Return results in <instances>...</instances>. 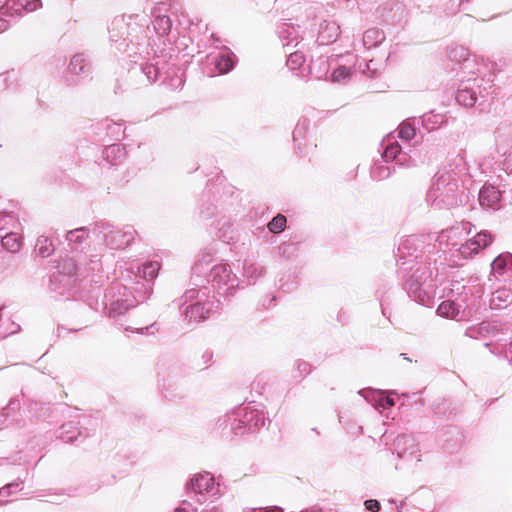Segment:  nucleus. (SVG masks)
Returning a JSON list of instances; mask_svg holds the SVG:
<instances>
[{"label":"nucleus","mask_w":512,"mask_h":512,"mask_svg":"<svg viewBox=\"0 0 512 512\" xmlns=\"http://www.w3.org/2000/svg\"><path fill=\"white\" fill-rule=\"evenodd\" d=\"M420 237L411 235L405 238L398 247L397 265L403 278V287L408 296L415 302L430 306L433 301V280L438 269L432 267L430 262L418 261L420 251Z\"/></svg>","instance_id":"obj_1"},{"label":"nucleus","mask_w":512,"mask_h":512,"mask_svg":"<svg viewBox=\"0 0 512 512\" xmlns=\"http://www.w3.org/2000/svg\"><path fill=\"white\" fill-rule=\"evenodd\" d=\"M467 176L465 159L457 155L448 166L435 174L426 195L427 203L435 209H450L458 205L462 201L460 187Z\"/></svg>","instance_id":"obj_2"},{"label":"nucleus","mask_w":512,"mask_h":512,"mask_svg":"<svg viewBox=\"0 0 512 512\" xmlns=\"http://www.w3.org/2000/svg\"><path fill=\"white\" fill-rule=\"evenodd\" d=\"M192 280L202 285H205V282L211 284L218 294L227 297L232 296L239 286L238 277L232 272L229 264L219 263L210 267L205 259L199 260L192 267Z\"/></svg>","instance_id":"obj_3"},{"label":"nucleus","mask_w":512,"mask_h":512,"mask_svg":"<svg viewBox=\"0 0 512 512\" xmlns=\"http://www.w3.org/2000/svg\"><path fill=\"white\" fill-rule=\"evenodd\" d=\"M443 296L447 297L437 308L438 315L456 321H468L476 312L475 301L471 288L459 282H451L444 288Z\"/></svg>","instance_id":"obj_4"},{"label":"nucleus","mask_w":512,"mask_h":512,"mask_svg":"<svg viewBox=\"0 0 512 512\" xmlns=\"http://www.w3.org/2000/svg\"><path fill=\"white\" fill-rule=\"evenodd\" d=\"M138 71L146 77L149 84L159 81L173 90L181 88L184 84L183 72L177 66V57L172 54L154 56L150 62L132 69L134 74Z\"/></svg>","instance_id":"obj_5"},{"label":"nucleus","mask_w":512,"mask_h":512,"mask_svg":"<svg viewBox=\"0 0 512 512\" xmlns=\"http://www.w3.org/2000/svg\"><path fill=\"white\" fill-rule=\"evenodd\" d=\"M109 39L119 51H127L132 45L142 53L150 45L146 27L137 23L132 16L114 18L109 26Z\"/></svg>","instance_id":"obj_6"},{"label":"nucleus","mask_w":512,"mask_h":512,"mask_svg":"<svg viewBox=\"0 0 512 512\" xmlns=\"http://www.w3.org/2000/svg\"><path fill=\"white\" fill-rule=\"evenodd\" d=\"M138 284L141 285L140 289L116 282L106 290L104 299L109 317H118L148 298V287L142 282Z\"/></svg>","instance_id":"obj_7"},{"label":"nucleus","mask_w":512,"mask_h":512,"mask_svg":"<svg viewBox=\"0 0 512 512\" xmlns=\"http://www.w3.org/2000/svg\"><path fill=\"white\" fill-rule=\"evenodd\" d=\"M185 291L183 296L177 300L179 306L187 305L183 311L185 319L190 322H201L209 318L216 309V302L210 298V290L206 285L199 282Z\"/></svg>","instance_id":"obj_8"},{"label":"nucleus","mask_w":512,"mask_h":512,"mask_svg":"<svg viewBox=\"0 0 512 512\" xmlns=\"http://www.w3.org/2000/svg\"><path fill=\"white\" fill-rule=\"evenodd\" d=\"M92 234L97 239L102 240L108 248L118 250L129 246L137 232L131 226L118 228L108 222L101 221L94 224Z\"/></svg>","instance_id":"obj_9"},{"label":"nucleus","mask_w":512,"mask_h":512,"mask_svg":"<svg viewBox=\"0 0 512 512\" xmlns=\"http://www.w3.org/2000/svg\"><path fill=\"white\" fill-rule=\"evenodd\" d=\"M494 239V236L487 230L480 231L475 234L473 238H466L459 243L454 250L453 256H460L462 259H469L479 251L489 246Z\"/></svg>","instance_id":"obj_10"},{"label":"nucleus","mask_w":512,"mask_h":512,"mask_svg":"<svg viewBox=\"0 0 512 512\" xmlns=\"http://www.w3.org/2000/svg\"><path fill=\"white\" fill-rule=\"evenodd\" d=\"M187 493L190 501L203 504L207 500V494L213 493L214 478L210 473L194 475L187 483Z\"/></svg>","instance_id":"obj_11"},{"label":"nucleus","mask_w":512,"mask_h":512,"mask_svg":"<svg viewBox=\"0 0 512 512\" xmlns=\"http://www.w3.org/2000/svg\"><path fill=\"white\" fill-rule=\"evenodd\" d=\"M235 420L246 426L247 433H253L265 426L267 418L263 409L247 404L236 408Z\"/></svg>","instance_id":"obj_12"},{"label":"nucleus","mask_w":512,"mask_h":512,"mask_svg":"<svg viewBox=\"0 0 512 512\" xmlns=\"http://www.w3.org/2000/svg\"><path fill=\"white\" fill-rule=\"evenodd\" d=\"M474 225L468 221H462L450 228L442 230L437 240L442 245L445 244L450 247V251L454 250L455 247L465 240L468 235L472 232Z\"/></svg>","instance_id":"obj_13"},{"label":"nucleus","mask_w":512,"mask_h":512,"mask_svg":"<svg viewBox=\"0 0 512 512\" xmlns=\"http://www.w3.org/2000/svg\"><path fill=\"white\" fill-rule=\"evenodd\" d=\"M160 269V264L157 261L146 262L143 265H139L138 263H131L130 272L134 274L135 280L131 281V284L134 288H141L139 282L144 283L148 287V295L151 292L150 282L157 276L158 271Z\"/></svg>","instance_id":"obj_14"},{"label":"nucleus","mask_w":512,"mask_h":512,"mask_svg":"<svg viewBox=\"0 0 512 512\" xmlns=\"http://www.w3.org/2000/svg\"><path fill=\"white\" fill-rule=\"evenodd\" d=\"M381 148L383 149L382 158L386 163L394 161L395 165L401 167L409 166L411 157L402 151L401 146L393 136H387L383 139Z\"/></svg>","instance_id":"obj_15"},{"label":"nucleus","mask_w":512,"mask_h":512,"mask_svg":"<svg viewBox=\"0 0 512 512\" xmlns=\"http://www.w3.org/2000/svg\"><path fill=\"white\" fill-rule=\"evenodd\" d=\"M236 408L218 418L215 429L224 436H238L247 433V428L242 422L236 421Z\"/></svg>","instance_id":"obj_16"},{"label":"nucleus","mask_w":512,"mask_h":512,"mask_svg":"<svg viewBox=\"0 0 512 512\" xmlns=\"http://www.w3.org/2000/svg\"><path fill=\"white\" fill-rule=\"evenodd\" d=\"M41 7V0H7L1 7V13L7 16H21L23 12H33Z\"/></svg>","instance_id":"obj_17"},{"label":"nucleus","mask_w":512,"mask_h":512,"mask_svg":"<svg viewBox=\"0 0 512 512\" xmlns=\"http://www.w3.org/2000/svg\"><path fill=\"white\" fill-rule=\"evenodd\" d=\"M302 30L300 26L290 23H282L278 26L279 39L284 47H297L302 40Z\"/></svg>","instance_id":"obj_18"},{"label":"nucleus","mask_w":512,"mask_h":512,"mask_svg":"<svg viewBox=\"0 0 512 512\" xmlns=\"http://www.w3.org/2000/svg\"><path fill=\"white\" fill-rule=\"evenodd\" d=\"M506 194V191L501 192L496 187L487 185L479 191V203L484 208L497 210L500 207V201L505 198Z\"/></svg>","instance_id":"obj_19"},{"label":"nucleus","mask_w":512,"mask_h":512,"mask_svg":"<svg viewBox=\"0 0 512 512\" xmlns=\"http://www.w3.org/2000/svg\"><path fill=\"white\" fill-rule=\"evenodd\" d=\"M499 331V325L496 323L482 322L468 327L465 330V336L473 339H485L487 337H495Z\"/></svg>","instance_id":"obj_20"},{"label":"nucleus","mask_w":512,"mask_h":512,"mask_svg":"<svg viewBox=\"0 0 512 512\" xmlns=\"http://www.w3.org/2000/svg\"><path fill=\"white\" fill-rule=\"evenodd\" d=\"M378 13L386 22L400 23L405 16V8L398 2H388L378 9Z\"/></svg>","instance_id":"obj_21"},{"label":"nucleus","mask_w":512,"mask_h":512,"mask_svg":"<svg viewBox=\"0 0 512 512\" xmlns=\"http://www.w3.org/2000/svg\"><path fill=\"white\" fill-rule=\"evenodd\" d=\"M340 35V26L335 21L324 20L318 31L317 41L321 45L334 43Z\"/></svg>","instance_id":"obj_22"},{"label":"nucleus","mask_w":512,"mask_h":512,"mask_svg":"<svg viewBox=\"0 0 512 512\" xmlns=\"http://www.w3.org/2000/svg\"><path fill=\"white\" fill-rule=\"evenodd\" d=\"M68 72L73 76L87 78L91 72V65L87 57L82 53L75 54L70 60Z\"/></svg>","instance_id":"obj_23"},{"label":"nucleus","mask_w":512,"mask_h":512,"mask_svg":"<svg viewBox=\"0 0 512 512\" xmlns=\"http://www.w3.org/2000/svg\"><path fill=\"white\" fill-rule=\"evenodd\" d=\"M213 61L217 71L226 74L234 68L236 56L229 48L223 47Z\"/></svg>","instance_id":"obj_24"},{"label":"nucleus","mask_w":512,"mask_h":512,"mask_svg":"<svg viewBox=\"0 0 512 512\" xmlns=\"http://www.w3.org/2000/svg\"><path fill=\"white\" fill-rule=\"evenodd\" d=\"M492 273L496 276L512 275V254L502 253L491 263Z\"/></svg>","instance_id":"obj_25"},{"label":"nucleus","mask_w":512,"mask_h":512,"mask_svg":"<svg viewBox=\"0 0 512 512\" xmlns=\"http://www.w3.org/2000/svg\"><path fill=\"white\" fill-rule=\"evenodd\" d=\"M310 116H314V111H310L309 114L301 116L294 128L292 137L293 142L297 145L298 149H301L302 140L305 139L309 131Z\"/></svg>","instance_id":"obj_26"},{"label":"nucleus","mask_w":512,"mask_h":512,"mask_svg":"<svg viewBox=\"0 0 512 512\" xmlns=\"http://www.w3.org/2000/svg\"><path fill=\"white\" fill-rule=\"evenodd\" d=\"M512 303V291L508 288H499L494 291L490 298L491 309H503Z\"/></svg>","instance_id":"obj_27"},{"label":"nucleus","mask_w":512,"mask_h":512,"mask_svg":"<svg viewBox=\"0 0 512 512\" xmlns=\"http://www.w3.org/2000/svg\"><path fill=\"white\" fill-rule=\"evenodd\" d=\"M330 69V60L325 56H320L312 60L309 64V73L315 79L325 78Z\"/></svg>","instance_id":"obj_28"},{"label":"nucleus","mask_w":512,"mask_h":512,"mask_svg":"<svg viewBox=\"0 0 512 512\" xmlns=\"http://www.w3.org/2000/svg\"><path fill=\"white\" fill-rule=\"evenodd\" d=\"M478 100V96L473 87L463 85L456 93V101L465 107H472Z\"/></svg>","instance_id":"obj_29"},{"label":"nucleus","mask_w":512,"mask_h":512,"mask_svg":"<svg viewBox=\"0 0 512 512\" xmlns=\"http://www.w3.org/2000/svg\"><path fill=\"white\" fill-rule=\"evenodd\" d=\"M125 149L120 144L107 146L103 151L104 159L111 165H117L125 159Z\"/></svg>","instance_id":"obj_30"},{"label":"nucleus","mask_w":512,"mask_h":512,"mask_svg":"<svg viewBox=\"0 0 512 512\" xmlns=\"http://www.w3.org/2000/svg\"><path fill=\"white\" fill-rule=\"evenodd\" d=\"M385 33L379 28L367 29L363 34V45L367 49L377 47L385 40Z\"/></svg>","instance_id":"obj_31"},{"label":"nucleus","mask_w":512,"mask_h":512,"mask_svg":"<svg viewBox=\"0 0 512 512\" xmlns=\"http://www.w3.org/2000/svg\"><path fill=\"white\" fill-rule=\"evenodd\" d=\"M265 273L262 265L254 262H244L243 275L247 278L249 283H255Z\"/></svg>","instance_id":"obj_32"},{"label":"nucleus","mask_w":512,"mask_h":512,"mask_svg":"<svg viewBox=\"0 0 512 512\" xmlns=\"http://www.w3.org/2000/svg\"><path fill=\"white\" fill-rule=\"evenodd\" d=\"M1 237L2 246L11 253H16L22 246V237L15 232H8Z\"/></svg>","instance_id":"obj_33"},{"label":"nucleus","mask_w":512,"mask_h":512,"mask_svg":"<svg viewBox=\"0 0 512 512\" xmlns=\"http://www.w3.org/2000/svg\"><path fill=\"white\" fill-rule=\"evenodd\" d=\"M448 56L451 60L457 61V62H464V68L468 69L470 64L474 62V60H471L469 58V52L468 50L463 46H454L451 47Z\"/></svg>","instance_id":"obj_34"},{"label":"nucleus","mask_w":512,"mask_h":512,"mask_svg":"<svg viewBox=\"0 0 512 512\" xmlns=\"http://www.w3.org/2000/svg\"><path fill=\"white\" fill-rule=\"evenodd\" d=\"M394 171L395 166L375 163L371 168L370 174L373 179L380 181L388 178Z\"/></svg>","instance_id":"obj_35"},{"label":"nucleus","mask_w":512,"mask_h":512,"mask_svg":"<svg viewBox=\"0 0 512 512\" xmlns=\"http://www.w3.org/2000/svg\"><path fill=\"white\" fill-rule=\"evenodd\" d=\"M80 434V431L73 423L63 424L58 431V437L64 442H73Z\"/></svg>","instance_id":"obj_36"},{"label":"nucleus","mask_w":512,"mask_h":512,"mask_svg":"<svg viewBox=\"0 0 512 512\" xmlns=\"http://www.w3.org/2000/svg\"><path fill=\"white\" fill-rule=\"evenodd\" d=\"M153 28L160 36L167 35L171 29V20L166 15H158L152 22Z\"/></svg>","instance_id":"obj_37"},{"label":"nucleus","mask_w":512,"mask_h":512,"mask_svg":"<svg viewBox=\"0 0 512 512\" xmlns=\"http://www.w3.org/2000/svg\"><path fill=\"white\" fill-rule=\"evenodd\" d=\"M73 270L76 275H86L89 273L99 272L101 270L100 259L97 258V256H93L89 263L85 264L83 269L80 265H74Z\"/></svg>","instance_id":"obj_38"},{"label":"nucleus","mask_w":512,"mask_h":512,"mask_svg":"<svg viewBox=\"0 0 512 512\" xmlns=\"http://www.w3.org/2000/svg\"><path fill=\"white\" fill-rule=\"evenodd\" d=\"M371 400L375 402V406L377 409H388L394 406V399L387 397L381 391H370Z\"/></svg>","instance_id":"obj_39"},{"label":"nucleus","mask_w":512,"mask_h":512,"mask_svg":"<svg viewBox=\"0 0 512 512\" xmlns=\"http://www.w3.org/2000/svg\"><path fill=\"white\" fill-rule=\"evenodd\" d=\"M39 255L42 257H48L54 251V246L52 241L44 235H41L37 238L35 245Z\"/></svg>","instance_id":"obj_40"},{"label":"nucleus","mask_w":512,"mask_h":512,"mask_svg":"<svg viewBox=\"0 0 512 512\" xmlns=\"http://www.w3.org/2000/svg\"><path fill=\"white\" fill-rule=\"evenodd\" d=\"M416 135V128L414 123L407 120L402 122L398 128V137L402 140L408 141Z\"/></svg>","instance_id":"obj_41"},{"label":"nucleus","mask_w":512,"mask_h":512,"mask_svg":"<svg viewBox=\"0 0 512 512\" xmlns=\"http://www.w3.org/2000/svg\"><path fill=\"white\" fill-rule=\"evenodd\" d=\"M305 62V56L302 51L296 50L294 52H289L287 58V66L291 70L299 69Z\"/></svg>","instance_id":"obj_42"},{"label":"nucleus","mask_w":512,"mask_h":512,"mask_svg":"<svg viewBox=\"0 0 512 512\" xmlns=\"http://www.w3.org/2000/svg\"><path fill=\"white\" fill-rule=\"evenodd\" d=\"M88 236V231L85 227L76 228L66 233V240L73 243H82Z\"/></svg>","instance_id":"obj_43"},{"label":"nucleus","mask_w":512,"mask_h":512,"mask_svg":"<svg viewBox=\"0 0 512 512\" xmlns=\"http://www.w3.org/2000/svg\"><path fill=\"white\" fill-rule=\"evenodd\" d=\"M351 76V68L346 67L345 65H340L338 68L334 69L331 74V79L335 83H342L349 79Z\"/></svg>","instance_id":"obj_44"},{"label":"nucleus","mask_w":512,"mask_h":512,"mask_svg":"<svg viewBox=\"0 0 512 512\" xmlns=\"http://www.w3.org/2000/svg\"><path fill=\"white\" fill-rule=\"evenodd\" d=\"M286 222V217L282 214H278L268 223V229L272 233H280L285 229Z\"/></svg>","instance_id":"obj_45"},{"label":"nucleus","mask_w":512,"mask_h":512,"mask_svg":"<svg viewBox=\"0 0 512 512\" xmlns=\"http://www.w3.org/2000/svg\"><path fill=\"white\" fill-rule=\"evenodd\" d=\"M295 368L297 372L295 378H298L299 380L303 379L311 373V365L304 360H297L295 362Z\"/></svg>","instance_id":"obj_46"},{"label":"nucleus","mask_w":512,"mask_h":512,"mask_svg":"<svg viewBox=\"0 0 512 512\" xmlns=\"http://www.w3.org/2000/svg\"><path fill=\"white\" fill-rule=\"evenodd\" d=\"M438 118V116L433 114H425L422 116V124L425 126L427 130H433L440 123Z\"/></svg>","instance_id":"obj_47"},{"label":"nucleus","mask_w":512,"mask_h":512,"mask_svg":"<svg viewBox=\"0 0 512 512\" xmlns=\"http://www.w3.org/2000/svg\"><path fill=\"white\" fill-rule=\"evenodd\" d=\"M16 221L10 213H0V230L8 229L15 225Z\"/></svg>","instance_id":"obj_48"},{"label":"nucleus","mask_w":512,"mask_h":512,"mask_svg":"<svg viewBox=\"0 0 512 512\" xmlns=\"http://www.w3.org/2000/svg\"><path fill=\"white\" fill-rule=\"evenodd\" d=\"M107 130L116 139H120V137L124 134V130L122 129V124L112 122V121L107 124Z\"/></svg>","instance_id":"obj_49"},{"label":"nucleus","mask_w":512,"mask_h":512,"mask_svg":"<svg viewBox=\"0 0 512 512\" xmlns=\"http://www.w3.org/2000/svg\"><path fill=\"white\" fill-rule=\"evenodd\" d=\"M359 69L363 74L369 77L377 76L378 69L375 67L374 61L370 60L369 62L364 64V68H362V64H359Z\"/></svg>","instance_id":"obj_50"},{"label":"nucleus","mask_w":512,"mask_h":512,"mask_svg":"<svg viewBox=\"0 0 512 512\" xmlns=\"http://www.w3.org/2000/svg\"><path fill=\"white\" fill-rule=\"evenodd\" d=\"M296 251V246L293 243H282L279 246V253L284 257H291Z\"/></svg>","instance_id":"obj_51"},{"label":"nucleus","mask_w":512,"mask_h":512,"mask_svg":"<svg viewBox=\"0 0 512 512\" xmlns=\"http://www.w3.org/2000/svg\"><path fill=\"white\" fill-rule=\"evenodd\" d=\"M21 490L22 489V482H12L0 489V495L7 496L12 493V490Z\"/></svg>","instance_id":"obj_52"},{"label":"nucleus","mask_w":512,"mask_h":512,"mask_svg":"<svg viewBox=\"0 0 512 512\" xmlns=\"http://www.w3.org/2000/svg\"><path fill=\"white\" fill-rule=\"evenodd\" d=\"M198 508L193 505V502L189 499L183 502V506L177 508L174 512H197Z\"/></svg>","instance_id":"obj_53"},{"label":"nucleus","mask_w":512,"mask_h":512,"mask_svg":"<svg viewBox=\"0 0 512 512\" xmlns=\"http://www.w3.org/2000/svg\"><path fill=\"white\" fill-rule=\"evenodd\" d=\"M365 507L372 512H378L381 508V505L377 500L370 499L365 501Z\"/></svg>","instance_id":"obj_54"},{"label":"nucleus","mask_w":512,"mask_h":512,"mask_svg":"<svg viewBox=\"0 0 512 512\" xmlns=\"http://www.w3.org/2000/svg\"><path fill=\"white\" fill-rule=\"evenodd\" d=\"M19 330H20V325L12 322L11 327L9 329H6V330L0 332V336L6 337L10 334H14V333L18 332Z\"/></svg>","instance_id":"obj_55"},{"label":"nucleus","mask_w":512,"mask_h":512,"mask_svg":"<svg viewBox=\"0 0 512 512\" xmlns=\"http://www.w3.org/2000/svg\"><path fill=\"white\" fill-rule=\"evenodd\" d=\"M19 407H20V403H19V401H18L17 399H11V400L9 401L8 405H7L3 410H4V411L6 412V414L8 415L10 410L15 411V410H18V409H19Z\"/></svg>","instance_id":"obj_56"},{"label":"nucleus","mask_w":512,"mask_h":512,"mask_svg":"<svg viewBox=\"0 0 512 512\" xmlns=\"http://www.w3.org/2000/svg\"><path fill=\"white\" fill-rule=\"evenodd\" d=\"M246 512H282V510L280 508H271V509H263V508H254V509H251V510H248Z\"/></svg>","instance_id":"obj_57"},{"label":"nucleus","mask_w":512,"mask_h":512,"mask_svg":"<svg viewBox=\"0 0 512 512\" xmlns=\"http://www.w3.org/2000/svg\"><path fill=\"white\" fill-rule=\"evenodd\" d=\"M10 24L7 20L0 17V33L6 31L9 28Z\"/></svg>","instance_id":"obj_58"},{"label":"nucleus","mask_w":512,"mask_h":512,"mask_svg":"<svg viewBox=\"0 0 512 512\" xmlns=\"http://www.w3.org/2000/svg\"><path fill=\"white\" fill-rule=\"evenodd\" d=\"M408 440V437L403 435V436H399L397 439H396V442H395V445L398 447L400 445L401 442L403 443H406V441Z\"/></svg>","instance_id":"obj_59"},{"label":"nucleus","mask_w":512,"mask_h":512,"mask_svg":"<svg viewBox=\"0 0 512 512\" xmlns=\"http://www.w3.org/2000/svg\"><path fill=\"white\" fill-rule=\"evenodd\" d=\"M301 512H322V510L317 507H311V508L304 509Z\"/></svg>","instance_id":"obj_60"},{"label":"nucleus","mask_w":512,"mask_h":512,"mask_svg":"<svg viewBox=\"0 0 512 512\" xmlns=\"http://www.w3.org/2000/svg\"><path fill=\"white\" fill-rule=\"evenodd\" d=\"M148 329H149V327H144V328H141V329H137V331L143 332L144 330H148Z\"/></svg>","instance_id":"obj_61"},{"label":"nucleus","mask_w":512,"mask_h":512,"mask_svg":"<svg viewBox=\"0 0 512 512\" xmlns=\"http://www.w3.org/2000/svg\"><path fill=\"white\" fill-rule=\"evenodd\" d=\"M401 355L403 356V358H404L405 360H407V361H411V359H410V358L406 357V354H401Z\"/></svg>","instance_id":"obj_62"},{"label":"nucleus","mask_w":512,"mask_h":512,"mask_svg":"<svg viewBox=\"0 0 512 512\" xmlns=\"http://www.w3.org/2000/svg\"><path fill=\"white\" fill-rule=\"evenodd\" d=\"M403 506V503H400V507L398 508V511L400 512V508Z\"/></svg>","instance_id":"obj_63"}]
</instances>
